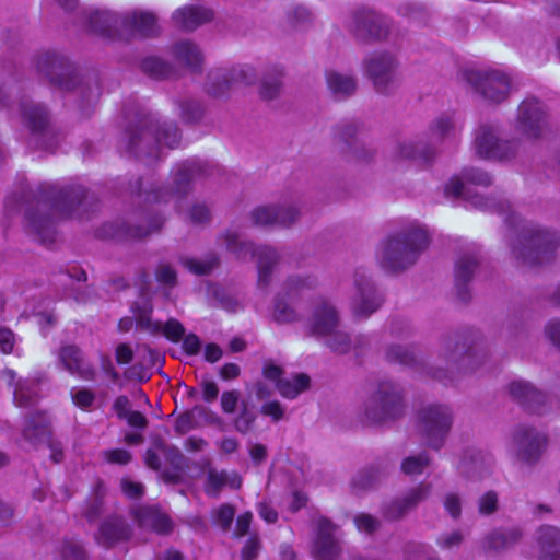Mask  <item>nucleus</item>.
Masks as SVG:
<instances>
[{
    "label": "nucleus",
    "mask_w": 560,
    "mask_h": 560,
    "mask_svg": "<svg viewBox=\"0 0 560 560\" xmlns=\"http://www.w3.org/2000/svg\"><path fill=\"white\" fill-rule=\"evenodd\" d=\"M104 458L113 464H120L125 465L128 464L131 459V455L128 451L116 448V450H108L104 452Z\"/></svg>",
    "instance_id": "nucleus-55"
},
{
    "label": "nucleus",
    "mask_w": 560,
    "mask_h": 560,
    "mask_svg": "<svg viewBox=\"0 0 560 560\" xmlns=\"http://www.w3.org/2000/svg\"><path fill=\"white\" fill-rule=\"evenodd\" d=\"M213 16L211 10L199 5H186L173 13L174 23L187 31H192Z\"/></svg>",
    "instance_id": "nucleus-27"
},
{
    "label": "nucleus",
    "mask_w": 560,
    "mask_h": 560,
    "mask_svg": "<svg viewBox=\"0 0 560 560\" xmlns=\"http://www.w3.org/2000/svg\"><path fill=\"white\" fill-rule=\"evenodd\" d=\"M15 343V336L10 329H0V349L3 353H10Z\"/></svg>",
    "instance_id": "nucleus-63"
},
{
    "label": "nucleus",
    "mask_w": 560,
    "mask_h": 560,
    "mask_svg": "<svg viewBox=\"0 0 560 560\" xmlns=\"http://www.w3.org/2000/svg\"><path fill=\"white\" fill-rule=\"evenodd\" d=\"M21 117L33 132H43L48 124L46 108L31 101L21 103Z\"/></svg>",
    "instance_id": "nucleus-34"
},
{
    "label": "nucleus",
    "mask_w": 560,
    "mask_h": 560,
    "mask_svg": "<svg viewBox=\"0 0 560 560\" xmlns=\"http://www.w3.org/2000/svg\"><path fill=\"white\" fill-rule=\"evenodd\" d=\"M444 506L452 517L456 518L460 515L462 502L457 494L448 493L445 497Z\"/></svg>",
    "instance_id": "nucleus-58"
},
{
    "label": "nucleus",
    "mask_w": 560,
    "mask_h": 560,
    "mask_svg": "<svg viewBox=\"0 0 560 560\" xmlns=\"http://www.w3.org/2000/svg\"><path fill=\"white\" fill-rule=\"evenodd\" d=\"M71 398L77 407L88 409L93 405L95 395L88 388L73 387L71 389Z\"/></svg>",
    "instance_id": "nucleus-48"
},
{
    "label": "nucleus",
    "mask_w": 560,
    "mask_h": 560,
    "mask_svg": "<svg viewBox=\"0 0 560 560\" xmlns=\"http://www.w3.org/2000/svg\"><path fill=\"white\" fill-rule=\"evenodd\" d=\"M272 317L278 323H291L295 319L294 308L279 293L276 298Z\"/></svg>",
    "instance_id": "nucleus-43"
},
{
    "label": "nucleus",
    "mask_w": 560,
    "mask_h": 560,
    "mask_svg": "<svg viewBox=\"0 0 560 560\" xmlns=\"http://www.w3.org/2000/svg\"><path fill=\"white\" fill-rule=\"evenodd\" d=\"M462 125L455 119L453 115H441L430 126L429 138L432 142H443L447 140H455Z\"/></svg>",
    "instance_id": "nucleus-32"
},
{
    "label": "nucleus",
    "mask_w": 560,
    "mask_h": 560,
    "mask_svg": "<svg viewBox=\"0 0 560 560\" xmlns=\"http://www.w3.org/2000/svg\"><path fill=\"white\" fill-rule=\"evenodd\" d=\"M560 244L559 235L540 226H526L512 244V256L518 266L534 267L551 258Z\"/></svg>",
    "instance_id": "nucleus-4"
},
{
    "label": "nucleus",
    "mask_w": 560,
    "mask_h": 560,
    "mask_svg": "<svg viewBox=\"0 0 560 560\" xmlns=\"http://www.w3.org/2000/svg\"><path fill=\"white\" fill-rule=\"evenodd\" d=\"M428 466H429L428 456L424 454H421L418 456L407 457L401 464V469L406 475H419Z\"/></svg>",
    "instance_id": "nucleus-47"
},
{
    "label": "nucleus",
    "mask_w": 560,
    "mask_h": 560,
    "mask_svg": "<svg viewBox=\"0 0 560 560\" xmlns=\"http://www.w3.org/2000/svg\"><path fill=\"white\" fill-rule=\"evenodd\" d=\"M58 358L63 369L70 374L86 381L94 378V369L84 360L78 347L73 345L63 346L59 351Z\"/></svg>",
    "instance_id": "nucleus-22"
},
{
    "label": "nucleus",
    "mask_w": 560,
    "mask_h": 560,
    "mask_svg": "<svg viewBox=\"0 0 560 560\" xmlns=\"http://www.w3.org/2000/svg\"><path fill=\"white\" fill-rule=\"evenodd\" d=\"M326 81L331 94L337 98L348 97L357 89V82L353 77L338 71H327Z\"/></svg>",
    "instance_id": "nucleus-36"
},
{
    "label": "nucleus",
    "mask_w": 560,
    "mask_h": 560,
    "mask_svg": "<svg viewBox=\"0 0 560 560\" xmlns=\"http://www.w3.org/2000/svg\"><path fill=\"white\" fill-rule=\"evenodd\" d=\"M218 264V259L215 257H210L205 260H199L195 258H185L183 259V265L192 273L196 275H206L209 273Z\"/></svg>",
    "instance_id": "nucleus-45"
},
{
    "label": "nucleus",
    "mask_w": 560,
    "mask_h": 560,
    "mask_svg": "<svg viewBox=\"0 0 560 560\" xmlns=\"http://www.w3.org/2000/svg\"><path fill=\"white\" fill-rule=\"evenodd\" d=\"M130 535L129 527L119 517H110L104 521L96 535L98 544L109 547L126 540Z\"/></svg>",
    "instance_id": "nucleus-31"
},
{
    "label": "nucleus",
    "mask_w": 560,
    "mask_h": 560,
    "mask_svg": "<svg viewBox=\"0 0 560 560\" xmlns=\"http://www.w3.org/2000/svg\"><path fill=\"white\" fill-rule=\"evenodd\" d=\"M65 560H85V553L82 547L77 542H67L62 549Z\"/></svg>",
    "instance_id": "nucleus-57"
},
{
    "label": "nucleus",
    "mask_w": 560,
    "mask_h": 560,
    "mask_svg": "<svg viewBox=\"0 0 560 560\" xmlns=\"http://www.w3.org/2000/svg\"><path fill=\"white\" fill-rule=\"evenodd\" d=\"M349 28L361 39H381L387 34V24L384 18L369 10L355 13Z\"/></svg>",
    "instance_id": "nucleus-19"
},
{
    "label": "nucleus",
    "mask_w": 560,
    "mask_h": 560,
    "mask_svg": "<svg viewBox=\"0 0 560 560\" xmlns=\"http://www.w3.org/2000/svg\"><path fill=\"white\" fill-rule=\"evenodd\" d=\"M466 80L476 92L492 103L506 100L512 89L510 77L500 70H471L466 72Z\"/></svg>",
    "instance_id": "nucleus-9"
},
{
    "label": "nucleus",
    "mask_w": 560,
    "mask_h": 560,
    "mask_svg": "<svg viewBox=\"0 0 560 560\" xmlns=\"http://www.w3.org/2000/svg\"><path fill=\"white\" fill-rule=\"evenodd\" d=\"M520 537L521 532L517 528L493 530L482 539V548L486 551L503 550L515 544Z\"/></svg>",
    "instance_id": "nucleus-35"
},
{
    "label": "nucleus",
    "mask_w": 560,
    "mask_h": 560,
    "mask_svg": "<svg viewBox=\"0 0 560 560\" xmlns=\"http://www.w3.org/2000/svg\"><path fill=\"white\" fill-rule=\"evenodd\" d=\"M85 197L80 186L59 188L57 185L43 184L36 210H27L25 220L27 228L44 244L54 241L56 218L73 217Z\"/></svg>",
    "instance_id": "nucleus-1"
},
{
    "label": "nucleus",
    "mask_w": 560,
    "mask_h": 560,
    "mask_svg": "<svg viewBox=\"0 0 560 560\" xmlns=\"http://www.w3.org/2000/svg\"><path fill=\"white\" fill-rule=\"evenodd\" d=\"M396 154L400 160H410L419 165H424L433 159L435 151L423 143L406 142L397 148Z\"/></svg>",
    "instance_id": "nucleus-37"
},
{
    "label": "nucleus",
    "mask_w": 560,
    "mask_h": 560,
    "mask_svg": "<svg viewBox=\"0 0 560 560\" xmlns=\"http://www.w3.org/2000/svg\"><path fill=\"white\" fill-rule=\"evenodd\" d=\"M174 55L179 62H183L191 69H197L202 61V55L199 48L187 40L179 42L175 45Z\"/></svg>",
    "instance_id": "nucleus-40"
},
{
    "label": "nucleus",
    "mask_w": 560,
    "mask_h": 560,
    "mask_svg": "<svg viewBox=\"0 0 560 560\" xmlns=\"http://www.w3.org/2000/svg\"><path fill=\"white\" fill-rule=\"evenodd\" d=\"M491 176L477 168H465L460 176H454L445 186V195L448 197H464L467 192L466 185L489 186Z\"/></svg>",
    "instance_id": "nucleus-23"
},
{
    "label": "nucleus",
    "mask_w": 560,
    "mask_h": 560,
    "mask_svg": "<svg viewBox=\"0 0 560 560\" xmlns=\"http://www.w3.org/2000/svg\"><path fill=\"white\" fill-rule=\"evenodd\" d=\"M280 90V80L278 77L265 79L261 82L260 95L266 100L276 97Z\"/></svg>",
    "instance_id": "nucleus-53"
},
{
    "label": "nucleus",
    "mask_w": 560,
    "mask_h": 560,
    "mask_svg": "<svg viewBox=\"0 0 560 560\" xmlns=\"http://www.w3.org/2000/svg\"><path fill=\"white\" fill-rule=\"evenodd\" d=\"M316 536L312 547V556L315 560H335L340 547L335 537V526L326 517L319 516L315 520Z\"/></svg>",
    "instance_id": "nucleus-16"
},
{
    "label": "nucleus",
    "mask_w": 560,
    "mask_h": 560,
    "mask_svg": "<svg viewBox=\"0 0 560 560\" xmlns=\"http://www.w3.org/2000/svg\"><path fill=\"white\" fill-rule=\"evenodd\" d=\"M154 139L160 145L170 149L175 148L179 142L178 129L174 124H164L155 130Z\"/></svg>",
    "instance_id": "nucleus-42"
},
{
    "label": "nucleus",
    "mask_w": 560,
    "mask_h": 560,
    "mask_svg": "<svg viewBox=\"0 0 560 560\" xmlns=\"http://www.w3.org/2000/svg\"><path fill=\"white\" fill-rule=\"evenodd\" d=\"M299 217L294 207L261 206L250 213L254 225L257 226H290Z\"/></svg>",
    "instance_id": "nucleus-20"
},
{
    "label": "nucleus",
    "mask_w": 560,
    "mask_h": 560,
    "mask_svg": "<svg viewBox=\"0 0 560 560\" xmlns=\"http://www.w3.org/2000/svg\"><path fill=\"white\" fill-rule=\"evenodd\" d=\"M235 511L232 505L223 504L214 511L215 522L224 530L229 529L234 518Z\"/></svg>",
    "instance_id": "nucleus-50"
},
{
    "label": "nucleus",
    "mask_w": 560,
    "mask_h": 560,
    "mask_svg": "<svg viewBox=\"0 0 560 560\" xmlns=\"http://www.w3.org/2000/svg\"><path fill=\"white\" fill-rule=\"evenodd\" d=\"M357 294L353 298L352 310L357 316H369L382 304V296L375 291L364 271L354 275Z\"/></svg>",
    "instance_id": "nucleus-17"
},
{
    "label": "nucleus",
    "mask_w": 560,
    "mask_h": 560,
    "mask_svg": "<svg viewBox=\"0 0 560 560\" xmlns=\"http://www.w3.org/2000/svg\"><path fill=\"white\" fill-rule=\"evenodd\" d=\"M260 544L258 538L250 537L242 549V560H254L259 551Z\"/></svg>",
    "instance_id": "nucleus-59"
},
{
    "label": "nucleus",
    "mask_w": 560,
    "mask_h": 560,
    "mask_svg": "<svg viewBox=\"0 0 560 560\" xmlns=\"http://www.w3.org/2000/svg\"><path fill=\"white\" fill-rule=\"evenodd\" d=\"M430 485H419L412 489L408 494L401 499H397L386 504L383 509V514L387 520H398L402 517L408 511L416 508L423 501L430 493Z\"/></svg>",
    "instance_id": "nucleus-21"
},
{
    "label": "nucleus",
    "mask_w": 560,
    "mask_h": 560,
    "mask_svg": "<svg viewBox=\"0 0 560 560\" xmlns=\"http://www.w3.org/2000/svg\"><path fill=\"white\" fill-rule=\"evenodd\" d=\"M547 127L546 113L542 104L535 100H526L518 107L515 128L527 139H536Z\"/></svg>",
    "instance_id": "nucleus-13"
},
{
    "label": "nucleus",
    "mask_w": 560,
    "mask_h": 560,
    "mask_svg": "<svg viewBox=\"0 0 560 560\" xmlns=\"http://www.w3.org/2000/svg\"><path fill=\"white\" fill-rule=\"evenodd\" d=\"M226 248L238 259L256 258L258 269V285L267 288L271 280L272 269L278 262L277 252L268 246H255L241 240L236 232L229 231L225 236Z\"/></svg>",
    "instance_id": "nucleus-6"
},
{
    "label": "nucleus",
    "mask_w": 560,
    "mask_h": 560,
    "mask_svg": "<svg viewBox=\"0 0 560 560\" xmlns=\"http://www.w3.org/2000/svg\"><path fill=\"white\" fill-rule=\"evenodd\" d=\"M337 325L336 310L326 301H318L308 323L310 331L318 336H328V346L331 350L345 353L350 349V340L348 335L336 330Z\"/></svg>",
    "instance_id": "nucleus-7"
},
{
    "label": "nucleus",
    "mask_w": 560,
    "mask_h": 560,
    "mask_svg": "<svg viewBox=\"0 0 560 560\" xmlns=\"http://www.w3.org/2000/svg\"><path fill=\"white\" fill-rule=\"evenodd\" d=\"M429 244L428 233L416 223L389 236L378 249L381 265L392 271L402 270L418 259Z\"/></svg>",
    "instance_id": "nucleus-3"
},
{
    "label": "nucleus",
    "mask_w": 560,
    "mask_h": 560,
    "mask_svg": "<svg viewBox=\"0 0 560 560\" xmlns=\"http://www.w3.org/2000/svg\"><path fill=\"white\" fill-rule=\"evenodd\" d=\"M38 67L39 71L47 75L54 83L66 90L73 88L71 83L72 70L62 58L56 55L47 56Z\"/></svg>",
    "instance_id": "nucleus-26"
},
{
    "label": "nucleus",
    "mask_w": 560,
    "mask_h": 560,
    "mask_svg": "<svg viewBox=\"0 0 560 560\" xmlns=\"http://www.w3.org/2000/svg\"><path fill=\"white\" fill-rule=\"evenodd\" d=\"M255 420L256 413L248 408L247 404L243 402L242 410L234 420L236 431L243 434L249 432L253 428Z\"/></svg>",
    "instance_id": "nucleus-46"
},
{
    "label": "nucleus",
    "mask_w": 560,
    "mask_h": 560,
    "mask_svg": "<svg viewBox=\"0 0 560 560\" xmlns=\"http://www.w3.org/2000/svg\"><path fill=\"white\" fill-rule=\"evenodd\" d=\"M215 296L220 305L229 312H236L240 310L241 305L237 299L232 295H228L224 292L219 290L215 291Z\"/></svg>",
    "instance_id": "nucleus-60"
},
{
    "label": "nucleus",
    "mask_w": 560,
    "mask_h": 560,
    "mask_svg": "<svg viewBox=\"0 0 560 560\" xmlns=\"http://www.w3.org/2000/svg\"><path fill=\"white\" fill-rule=\"evenodd\" d=\"M241 477L236 472L218 471L210 468L207 472L205 491L208 495L217 497L224 487L237 489L241 487Z\"/></svg>",
    "instance_id": "nucleus-33"
},
{
    "label": "nucleus",
    "mask_w": 560,
    "mask_h": 560,
    "mask_svg": "<svg viewBox=\"0 0 560 560\" xmlns=\"http://www.w3.org/2000/svg\"><path fill=\"white\" fill-rule=\"evenodd\" d=\"M240 395L236 390L224 392L221 396L222 410L225 413H233L236 410Z\"/></svg>",
    "instance_id": "nucleus-56"
},
{
    "label": "nucleus",
    "mask_w": 560,
    "mask_h": 560,
    "mask_svg": "<svg viewBox=\"0 0 560 560\" xmlns=\"http://www.w3.org/2000/svg\"><path fill=\"white\" fill-rule=\"evenodd\" d=\"M471 205L480 210L497 211L498 213L505 215L504 220L506 223L511 225L514 224V213L510 212L511 205L505 200L475 195L471 198Z\"/></svg>",
    "instance_id": "nucleus-38"
},
{
    "label": "nucleus",
    "mask_w": 560,
    "mask_h": 560,
    "mask_svg": "<svg viewBox=\"0 0 560 560\" xmlns=\"http://www.w3.org/2000/svg\"><path fill=\"white\" fill-rule=\"evenodd\" d=\"M386 359L389 362H398L400 364L409 365L413 363L415 355L408 349H405L400 346H395L387 350Z\"/></svg>",
    "instance_id": "nucleus-49"
},
{
    "label": "nucleus",
    "mask_w": 560,
    "mask_h": 560,
    "mask_svg": "<svg viewBox=\"0 0 560 560\" xmlns=\"http://www.w3.org/2000/svg\"><path fill=\"white\" fill-rule=\"evenodd\" d=\"M478 265L477 253L472 250L469 254L460 256L455 265V281L458 289L468 283Z\"/></svg>",
    "instance_id": "nucleus-39"
},
{
    "label": "nucleus",
    "mask_w": 560,
    "mask_h": 560,
    "mask_svg": "<svg viewBox=\"0 0 560 560\" xmlns=\"http://www.w3.org/2000/svg\"><path fill=\"white\" fill-rule=\"evenodd\" d=\"M540 560H560V529L542 526L537 532Z\"/></svg>",
    "instance_id": "nucleus-29"
},
{
    "label": "nucleus",
    "mask_w": 560,
    "mask_h": 560,
    "mask_svg": "<svg viewBox=\"0 0 560 560\" xmlns=\"http://www.w3.org/2000/svg\"><path fill=\"white\" fill-rule=\"evenodd\" d=\"M132 311L137 327L140 329L151 334H162L172 341H178L185 334L184 326L176 319H170L164 324L151 320L152 306L148 302H143L142 306L136 304Z\"/></svg>",
    "instance_id": "nucleus-15"
},
{
    "label": "nucleus",
    "mask_w": 560,
    "mask_h": 560,
    "mask_svg": "<svg viewBox=\"0 0 560 560\" xmlns=\"http://www.w3.org/2000/svg\"><path fill=\"white\" fill-rule=\"evenodd\" d=\"M50 419L44 412H34L25 418L22 434L31 444L44 442L49 436Z\"/></svg>",
    "instance_id": "nucleus-30"
},
{
    "label": "nucleus",
    "mask_w": 560,
    "mask_h": 560,
    "mask_svg": "<svg viewBox=\"0 0 560 560\" xmlns=\"http://www.w3.org/2000/svg\"><path fill=\"white\" fill-rule=\"evenodd\" d=\"M510 395L525 408L533 412L542 413L541 405L545 404V394L538 392L525 381H513L509 386Z\"/></svg>",
    "instance_id": "nucleus-24"
},
{
    "label": "nucleus",
    "mask_w": 560,
    "mask_h": 560,
    "mask_svg": "<svg viewBox=\"0 0 560 560\" xmlns=\"http://www.w3.org/2000/svg\"><path fill=\"white\" fill-rule=\"evenodd\" d=\"M135 517L141 527L150 528L159 534H167L172 529L171 520L153 506L136 509Z\"/></svg>",
    "instance_id": "nucleus-28"
},
{
    "label": "nucleus",
    "mask_w": 560,
    "mask_h": 560,
    "mask_svg": "<svg viewBox=\"0 0 560 560\" xmlns=\"http://www.w3.org/2000/svg\"><path fill=\"white\" fill-rule=\"evenodd\" d=\"M261 413L271 417L275 421H278L283 417L284 410L280 402L269 401L262 405Z\"/></svg>",
    "instance_id": "nucleus-64"
},
{
    "label": "nucleus",
    "mask_w": 560,
    "mask_h": 560,
    "mask_svg": "<svg viewBox=\"0 0 560 560\" xmlns=\"http://www.w3.org/2000/svg\"><path fill=\"white\" fill-rule=\"evenodd\" d=\"M142 70L153 78H166L170 67L158 57H148L141 63Z\"/></svg>",
    "instance_id": "nucleus-44"
},
{
    "label": "nucleus",
    "mask_w": 560,
    "mask_h": 560,
    "mask_svg": "<svg viewBox=\"0 0 560 560\" xmlns=\"http://www.w3.org/2000/svg\"><path fill=\"white\" fill-rule=\"evenodd\" d=\"M180 115L186 121H196L201 117L202 108L198 103L189 101L182 104Z\"/></svg>",
    "instance_id": "nucleus-54"
},
{
    "label": "nucleus",
    "mask_w": 560,
    "mask_h": 560,
    "mask_svg": "<svg viewBox=\"0 0 560 560\" xmlns=\"http://www.w3.org/2000/svg\"><path fill=\"white\" fill-rule=\"evenodd\" d=\"M474 148L482 159L502 161L515 155L518 143L499 139L495 127L482 125L476 130Z\"/></svg>",
    "instance_id": "nucleus-10"
},
{
    "label": "nucleus",
    "mask_w": 560,
    "mask_h": 560,
    "mask_svg": "<svg viewBox=\"0 0 560 560\" xmlns=\"http://www.w3.org/2000/svg\"><path fill=\"white\" fill-rule=\"evenodd\" d=\"M395 59L388 54H375L365 61V71L377 92L387 93L396 85Z\"/></svg>",
    "instance_id": "nucleus-14"
},
{
    "label": "nucleus",
    "mask_w": 560,
    "mask_h": 560,
    "mask_svg": "<svg viewBox=\"0 0 560 560\" xmlns=\"http://www.w3.org/2000/svg\"><path fill=\"white\" fill-rule=\"evenodd\" d=\"M354 523H355L357 528L360 532L368 533V534L375 532L380 525V522L377 518H375L374 516H372L370 514H365V513L357 515L354 518Z\"/></svg>",
    "instance_id": "nucleus-51"
},
{
    "label": "nucleus",
    "mask_w": 560,
    "mask_h": 560,
    "mask_svg": "<svg viewBox=\"0 0 560 560\" xmlns=\"http://www.w3.org/2000/svg\"><path fill=\"white\" fill-rule=\"evenodd\" d=\"M89 25L93 32L113 38L147 37L159 32L155 14L143 10L127 11L124 14L96 10L90 14Z\"/></svg>",
    "instance_id": "nucleus-2"
},
{
    "label": "nucleus",
    "mask_w": 560,
    "mask_h": 560,
    "mask_svg": "<svg viewBox=\"0 0 560 560\" xmlns=\"http://www.w3.org/2000/svg\"><path fill=\"white\" fill-rule=\"evenodd\" d=\"M498 495L493 491L485 493L479 500V512L483 515H489L497 510Z\"/></svg>",
    "instance_id": "nucleus-52"
},
{
    "label": "nucleus",
    "mask_w": 560,
    "mask_h": 560,
    "mask_svg": "<svg viewBox=\"0 0 560 560\" xmlns=\"http://www.w3.org/2000/svg\"><path fill=\"white\" fill-rule=\"evenodd\" d=\"M3 377L10 386L15 385L13 396L19 407H30L34 405L38 398V384L32 380L16 381V373L11 369H5Z\"/></svg>",
    "instance_id": "nucleus-25"
},
{
    "label": "nucleus",
    "mask_w": 560,
    "mask_h": 560,
    "mask_svg": "<svg viewBox=\"0 0 560 560\" xmlns=\"http://www.w3.org/2000/svg\"><path fill=\"white\" fill-rule=\"evenodd\" d=\"M202 174H207V171L199 160L185 161L178 164L174 170V188L172 192L168 194L162 190H153L148 194L147 199L154 202L168 201L166 196L179 199L190 190V184L196 175Z\"/></svg>",
    "instance_id": "nucleus-11"
},
{
    "label": "nucleus",
    "mask_w": 560,
    "mask_h": 560,
    "mask_svg": "<svg viewBox=\"0 0 560 560\" xmlns=\"http://www.w3.org/2000/svg\"><path fill=\"white\" fill-rule=\"evenodd\" d=\"M545 334L547 338L558 348L560 349V320L553 319L550 320L545 328Z\"/></svg>",
    "instance_id": "nucleus-61"
},
{
    "label": "nucleus",
    "mask_w": 560,
    "mask_h": 560,
    "mask_svg": "<svg viewBox=\"0 0 560 560\" xmlns=\"http://www.w3.org/2000/svg\"><path fill=\"white\" fill-rule=\"evenodd\" d=\"M400 390L393 383H382L364 406L363 421L366 424H384L402 415Z\"/></svg>",
    "instance_id": "nucleus-5"
},
{
    "label": "nucleus",
    "mask_w": 560,
    "mask_h": 560,
    "mask_svg": "<svg viewBox=\"0 0 560 560\" xmlns=\"http://www.w3.org/2000/svg\"><path fill=\"white\" fill-rule=\"evenodd\" d=\"M156 278L160 282L173 285L176 281V273L168 265H161L156 270Z\"/></svg>",
    "instance_id": "nucleus-62"
},
{
    "label": "nucleus",
    "mask_w": 560,
    "mask_h": 560,
    "mask_svg": "<svg viewBox=\"0 0 560 560\" xmlns=\"http://www.w3.org/2000/svg\"><path fill=\"white\" fill-rule=\"evenodd\" d=\"M517 456L527 463L535 462L547 446V438L533 428L521 427L513 436Z\"/></svg>",
    "instance_id": "nucleus-18"
},
{
    "label": "nucleus",
    "mask_w": 560,
    "mask_h": 560,
    "mask_svg": "<svg viewBox=\"0 0 560 560\" xmlns=\"http://www.w3.org/2000/svg\"><path fill=\"white\" fill-rule=\"evenodd\" d=\"M452 411L447 406L429 405L418 415V430L432 448H440L452 427Z\"/></svg>",
    "instance_id": "nucleus-8"
},
{
    "label": "nucleus",
    "mask_w": 560,
    "mask_h": 560,
    "mask_svg": "<svg viewBox=\"0 0 560 560\" xmlns=\"http://www.w3.org/2000/svg\"><path fill=\"white\" fill-rule=\"evenodd\" d=\"M310 385V377L306 374H296L291 378H283L277 383L279 393L285 398H295Z\"/></svg>",
    "instance_id": "nucleus-41"
},
{
    "label": "nucleus",
    "mask_w": 560,
    "mask_h": 560,
    "mask_svg": "<svg viewBox=\"0 0 560 560\" xmlns=\"http://www.w3.org/2000/svg\"><path fill=\"white\" fill-rule=\"evenodd\" d=\"M255 79V71L250 66L243 65L231 70L217 69L208 74L207 92L214 96H223L237 84H250Z\"/></svg>",
    "instance_id": "nucleus-12"
}]
</instances>
